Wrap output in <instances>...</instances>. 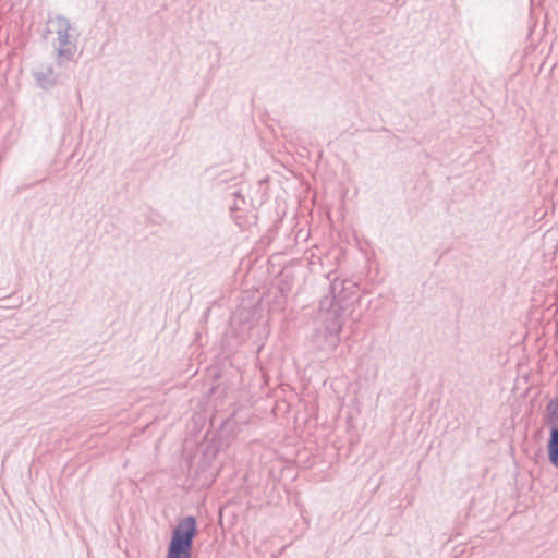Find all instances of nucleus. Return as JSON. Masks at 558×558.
<instances>
[{
    "label": "nucleus",
    "instance_id": "obj_1",
    "mask_svg": "<svg viewBox=\"0 0 558 558\" xmlns=\"http://www.w3.org/2000/svg\"><path fill=\"white\" fill-rule=\"evenodd\" d=\"M47 33L56 34L52 47L56 51V63L62 66L73 60L77 49V35L70 20L61 14L50 16L47 21Z\"/></svg>",
    "mask_w": 558,
    "mask_h": 558
},
{
    "label": "nucleus",
    "instance_id": "obj_4",
    "mask_svg": "<svg viewBox=\"0 0 558 558\" xmlns=\"http://www.w3.org/2000/svg\"><path fill=\"white\" fill-rule=\"evenodd\" d=\"M545 421L549 426L547 442L548 460L558 469V398L551 399L547 403Z\"/></svg>",
    "mask_w": 558,
    "mask_h": 558
},
{
    "label": "nucleus",
    "instance_id": "obj_5",
    "mask_svg": "<svg viewBox=\"0 0 558 558\" xmlns=\"http://www.w3.org/2000/svg\"><path fill=\"white\" fill-rule=\"evenodd\" d=\"M37 85L43 89H50L58 83L59 75L54 72L52 64H40L33 71Z\"/></svg>",
    "mask_w": 558,
    "mask_h": 558
},
{
    "label": "nucleus",
    "instance_id": "obj_2",
    "mask_svg": "<svg viewBox=\"0 0 558 558\" xmlns=\"http://www.w3.org/2000/svg\"><path fill=\"white\" fill-rule=\"evenodd\" d=\"M357 284L352 280H337L335 279L330 284V291L332 293V302L330 308L327 311L326 317V330L330 335L338 336L342 329L343 323L339 317V312L343 307V303L348 302L349 299L355 296Z\"/></svg>",
    "mask_w": 558,
    "mask_h": 558
},
{
    "label": "nucleus",
    "instance_id": "obj_3",
    "mask_svg": "<svg viewBox=\"0 0 558 558\" xmlns=\"http://www.w3.org/2000/svg\"><path fill=\"white\" fill-rule=\"evenodd\" d=\"M197 533L195 517L187 515L180 520L172 531L166 558H192L193 541Z\"/></svg>",
    "mask_w": 558,
    "mask_h": 558
}]
</instances>
